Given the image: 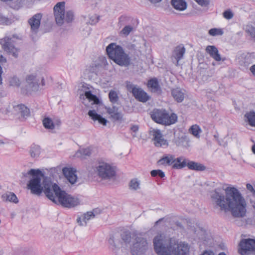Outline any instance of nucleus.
<instances>
[{
	"label": "nucleus",
	"instance_id": "obj_61",
	"mask_svg": "<svg viewBox=\"0 0 255 255\" xmlns=\"http://www.w3.org/2000/svg\"><path fill=\"white\" fill-rule=\"evenodd\" d=\"M143 253H132V255H143Z\"/></svg>",
	"mask_w": 255,
	"mask_h": 255
},
{
	"label": "nucleus",
	"instance_id": "obj_38",
	"mask_svg": "<svg viewBox=\"0 0 255 255\" xmlns=\"http://www.w3.org/2000/svg\"><path fill=\"white\" fill-rule=\"evenodd\" d=\"M148 85L150 88L156 90H157L159 88L158 81L156 78L150 79L148 82Z\"/></svg>",
	"mask_w": 255,
	"mask_h": 255
},
{
	"label": "nucleus",
	"instance_id": "obj_27",
	"mask_svg": "<svg viewBox=\"0 0 255 255\" xmlns=\"http://www.w3.org/2000/svg\"><path fill=\"white\" fill-rule=\"evenodd\" d=\"M171 94L174 100L178 103L182 102L184 99V93L179 88L173 89Z\"/></svg>",
	"mask_w": 255,
	"mask_h": 255
},
{
	"label": "nucleus",
	"instance_id": "obj_32",
	"mask_svg": "<svg viewBox=\"0 0 255 255\" xmlns=\"http://www.w3.org/2000/svg\"><path fill=\"white\" fill-rule=\"evenodd\" d=\"M109 98L112 104H116L119 100V97L118 93L115 90H111L109 93Z\"/></svg>",
	"mask_w": 255,
	"mask_h": 255
},
{
	"label": "nucleus",
	"instance_id": "obj_1",
	"mask_svg": "<svg viewBox=\"0 0 255 255\" xmlns=\"http://www.w3.org/2000/svg\"><path fill=\"white\" fill-rule=\"evenodd\" d=\"M226 196L220 188L211 192V197L216 206L225 212L230 211L234 217H243L246 213V202L240 192L235 187H227Z\"/></svg>",
	"mask_w": 255,
	"mask_h": 255
},
{
	"label": "nucleus",
	"instance_id": "obj_62",
	"mask_svg": "<svg viewBox=\"0 0 255 255\" xmlns=\"http://www.w3.org/2000/svg\"><path fill=\"white\" fill-rule=\"evenodd\" d=\"M252 151L255 154V144L252 146Z\"/></svg>",
	"mask_w": 255,
	"mask_h": 255
},
{
	"label": "nucleus",
	"instance_id": "obj_53",
	"mask_svg": "<svg viewBox=\"0 0 255 255\" xmlns=\"http://www.w3.org/2000/svg\"><path fill=\"white\" fill-rule=\"evenodd\" d=\"M200 255H215V254L212 251H205Z\"/></svg>",
	"mask_w": 255,
	"mask_h": 255
},
{
	"label": "nucleus",
	"instance_id": "obj_41",
	"mask_svg": "<svg viewBox=\"0 0 255 255\" xmlns=\"http://www.w3.org/2000/svg\"><path fill=\"white\" fill-rule=\"evenodd\" d=\"M209 34L212 36L221 35L223 34V32L221 29L215 28L210 29Z\"/></svg>",
	"mask_w": 255,
	"mask_h": 255
},
{
	"label": "nucleus",
	"instance_id": "obj_12",
	"mask_svg": "<svg viewBox=\"0 0 255 255\" xmlns=\"http://www.w3.org/2000/svg\"><path fill=\"white\" fill-rule=\"evenodd\" d=\"M127 87L128 90H131L133 96L139 102H146L149 100L147 93L141 88H136L132 84L128 85Z\"/></svg>",
	"mask_w": 255,
	"mask_h": 255
},
{
	"label": "nucleus",
	"instance_id": "obj_34",
	"mask_svg": "<svg viewBox=\"0 0 255 255\" xmlns=\"http://www.w3.org/2000/svg\"><path fill=\"white\" fill-rule=\"evenodd\" d=\"M131 18L127 15H122L119 18L118 26L121 27L129 22Z\"/></svg>",
	"mask_w": 255,
	"mask_h": 255
},
{
	"label": "nucleus",
	"instance_id": "obj_29",
	"mask_svg": "<svg viewBox=\"0 0 255 255\" xmlns=\"http://www.w3.org/2000/svg\"><path fill=\"white\" fill-rule=\"evenodd\" d=\"M1 198L3 201L12 202L14 203H16L18 201L16 195L10 192H7L2 195Z\"/></svg>",
	"mask_w": 255,
	"mask_h": 255
},
{
	"label": "nucleus",
	"instance_id": "obj_45",
	"mask_svg": "<svg viewBox=\"0 0 255 255\" xmlns=\"http://www.w3.org/2000/svg\"><path fill=\"white\" fill-rule=\"evenodd\" d=\"M112 119L116 121H121L123 118V114L121 112H117L115 113L114 114H112L111 116Z\"/></svg>",
	"mask_w": 255,
	"mask_h": 255
},
{
	"label": "nucleus",
	"instance_id": "obj_47",
	"mask_svg": "<svg viewBox=\"0 0 255 255\" xmlns=\"http://www.w3.org/2000/svg\"><path fill=\"white\" fill-rule=\"evenodd\" d=\"M119 109L116 106H113L112 108L107 109V112L111 116L115 113L118 112Z\"/></svg>",
	"mask_w": 255,
	"mask_h": 255
},
{
	"label": "nucleus",
	"instance_id": "obj_57",
	"mask_svg": "<svg viewBox=\"0 0 255 255\" xmlns=\"http://www.w3.org/2000/svg\"><path fill=\"white\" fill-rule=\"evenodd\" d=\"M151 3H156L160 2L162 0H148Z\"/></svg>",
	"mask_w": 255,
	"mask_h": 255
},
{
	"label": "nucleus",
	"instance_id": "obj_50",
	"mask_svg": "<svg viewBox=\"0 0 255 255\" xmlns=\"http://www.w3.org/2000/svg\"><path fill=\"white\" fill-rule=\"evenodd\" d=\"M247 189L253 193V195H255V190L254 189L253 186L251 184H247L246 185Z\"/></svg>",
	"mask_w": 255,
	"mask_h": 255
},
{
	"label": "nucleus",
	"instance_id": "obj_64",
	"mask_svg": "<svg viewBox=\"0 0 255 255\" xmlns=\"http://www.w3.org/2000/svg\"><path fill=\"white\" fill-rule=\"evenodd\" d=\"M13 80H16V78H14Z\"/></svg>",
	"mask_w": 255,
	"mask_h": 255
},
{
	"label": "nucleus",
	"instance_id": "obj_28",
	"mask_svg": "<svg viewBox=\"0 0 255 255\" xmlns=\"http://www.w3.org/2000/svg\"><path fill=\"white\" fill-rule=\"evenodd\" d=\"M244 29L249 36L255 39V22L247 24L245 25Z\"/></svg>",
	"mask_w": 255,
	"mask_h": 255
},
{
	"label": "nucleus",
	"instance_id": "obj_7",
	"mask_svg": "<svg viewBox=\"0 0 255 255\" xmlns=\"http://www.w3.org/2000/svg\"><path fill=\"white\" fill-rule=\"evenodd\" d=\"M55 21L59 25H62L64 22H71L74 17L73 12L71 10L65 12V2H59L54 7Z\"/></svg>",
	"mask_w": 255,
	"mask_h": 255
},
{
	"label": "nucleus",
	"instance_id": "obj_49",
	"mask_svg": "<svg viewBox=\"0 0 255 255\" xmlns=\"http://www.w3.org/2000/svg\"><path fill=\"white\" fill-rule=\"evenodd\" d=\"M0 22L7 24L9 22V19L3 15H0Z\"/></svg>",
	"mask_w": 255,
	"mask_h": 255
},
{
	"label": "nucleus",
	"instance_id": "obj_4",
	"mask_svg": "<svg viewBox=\"0 0 255 255\" xmlns=\"http://www.w3.org/2000/svg\"><path fill=\"white\" fill-rule=\"evenodd\" d=\"M109 57L121 66L127 67L130 65V58L125 52L123 47L116 43H111L106 48Z\"/></svg>",
	"mask_w": 255,
	"mask_h": 255
},
{
	"label": "nucleus",
	"instance_id": "obj_3",
	"mask_svg": "<svg viewBox=\"0 0 255 255\" xmlns=\"http://www.w3.org/2000/svg\"><path fill=\"white\" fill-rule=\"evenodd\" d=\"M153 246L158 255H189L188 244L178 242L173 238L163 240L161 236H157L154 238Z\"/></svg>",
	"mask_w": 255,
	"mask_h": 255
},
{
	"label": "nucleus",
	"instance_id": "obj_37",
	"mask_svg": "<svg viewBox=\"0 0 255 255\" xmlns=\"http://www.w3.org/2000/svg\"><path fill=\"white\" fill-rule=\"evenodd\" d=\"M133 29V26L128 25H126L120 31V34L125 36H127L129 34L131 31Z\"/></svg>",
	"mask_w": 255,
	"mask_h": 255
},
{
	"label": "nucleus",
	"instance_id": "obj_44",
	"mask_svg": "<svg viewBox=\"0 0 255 255\" xmlns=\"http://www.w3.org/2000/svg\"><path fill=\"white\" fill-rule=\"evenodd\" d=\"M99 19H100V16L95 14V15H92L90 17V20H89V22L92 25L95 24L99 21Z\"/></svg>",
	"mask_w": 255,
	"mask_h": 255
},
{
	"label": "nucleus",
	"instance_id": "obj_22",
	"mask_svg": "<svg viewBox=\"0 0 255 255\" xmlns=\"http://www.w3.org/2000/svg\"><path fill=\"white\" fill-rule=\"evenodd\" d=\"M170 2L173 7L178 11H183L187 7L185 0H171Z\"/></svg>",
	"mask_w": 255,
	"mask_h": 255
},
{
	"label": "nucleus",
	"instance_id": "obj_21",
	"mask_svg": "<svg viewBox=\"0 0 255 255\" xmlns=\"http://www.w3.org/2000/svg\"><path fill=\"white\" fill-rule=\"evenodd\" d=\"M175 162V156L172 154H166L164 155L158 161V163L163 165H173Z\"/></svg>",
	"mask_w": 255,
	"mask_h": 255
},
{
	"label": "nucleus",
	"instance_id": "obj_46",
	"mask_svg": "<svg viewBox=\"0 0 255 255\" xmlns=\"http://www.w3.org/2000/svg\"><path fill=\"white\" fill-rule=\"evenodd\" d=\"M202 6H207L209 4V0H194Z\"/></svg>",
	"mask_w": 255,
	"mask_h": 255
},
{
	"label": "nucleus",
	"instance_id": "obj_5",
	"mask_svg": "<svg viewBox=\"0 0 255 255\" xmlns=\"http://www.w3.org/2000/svg\"><path fill=\"white\" fill-rule=\"evenodd\" d=\"M53 194L57 204L59 203L63 207L71 208L80 204V199L75 196L68 194L55 183L52 186Z\"/></svg>",
	"mask_w": 255,
	"mask_h": 255
},
{
	"label": "nucleus",
	"instance_id": "obj_63",
	"mask_svg": "<svg viewBox=\"0 0 255 255\" xmlns=\"http://www.w3.org/2000/svg\"><path fill=\"white\" fill-rule=\"evenodd\" d=\"M219 255H226V254L224 252L220 253Z\"/></svg>",
	"mask_w": 255,
	"mask_h": 255
},
{
	"label": "nucleus",
	"instance_id": "obj_13",
	"mask_svg": "<svg viewBox=\"0 0 255 255\" xmlns=\"http://www.w3.org/2000/svg\"><path fill=\"white\" fill-rule=\"evenodd\" d=\"M148 243L145 239L141 237H137L135 242L131 248V253H143L147 249Z\"/></svg>",
	"mask_w": 255,
	"mask_h": 255
},
{
	"label": "nucleus",
	"instance_id": "obj_42",
	"mask_svg": "<svg viewBox=\"0 0 255 255\" xmlns=\"http://www.w3.org/2000/svg\"><path fill=\"white\" fill-rule=\"evenodd\" d=\"M223 15L225 18L228 20L232 19L234 16V14L230 9L225 10Z\"/></svg>",
	"mask_w": 255,
	"mask_h": 255
},
{
	"label": "nucleus",
	"instance_id": "obj_25",
	"mask_svg": "<svg viewBox=\"0 0 255 255\" xmlns=\"http://www.w3.org/2000/svg\"><path fill=\"white\" fill-rule=\"evenodd\" d=\"M186 166H187L190 170L198 171H204L206 168V166L203 164L193 161H190L189 159H188Z\"/></svg>",
	"mask_w": 255,
	"mask_h": 255
},
{
	"label": "nucleus",
	"instance_id": "obj_31",
	"mask_svg": "<svg viewBox=\"0 0 255 255\" xmlns=\"http://www.w3.org/2000/svg\"><path fill=\"white\" fill-rule=\"evenodd\" d=\"M245 117L246 118L245 120L249 123V124L252 126L255 127V112L254 111H251L250 112L247 113Z\"/></svg>",
	"mask_w": 255,
	"mask_h": 255
},
{
	"label": "nucleus",
	"instance_id": "obj_60",
	"mask_svg": "<svg viewBox=\"0 0 255 255\" xmlns=\"http://www.w3.org/2000/svg\"><path fill=\"white\" fill-rule=\"evenodd\" d=\"M41 83L42 86L45 85L44 79L43 78L41 79Z\"/></svg>",
	"mask_w": 255,
	"mask_h": 255
},
{
	"label": "nucleus",
	"instance_id": "obj_11",
	"mask_svg": "<svg viewBox=\"0 0 255 255\" xmlns=\"http://www.w3.org/2000/svg\"><path fill=\"white\" fill-rule=\"evenodd\" d=\"M13 112L21 120H25L30 116V112L24 104H20L13 106Z\"/></svg>",
	"mask_w": 255,
	"mask_h": 255
},
{
	"label": "nucleus",
	"instance_id": "obj_43",
	"mask_svg": "<svg viewBox=\"0 0 255 255\" xmlns=\"http://www.w3.org/2000/svg\"><path fill=\"white\" fill-rule=\"evenodd\" d=\"M6 63V59L2 55L0 56V84L2 83L1 73L2 68L1 66Z\"/></svg>",
	"mask_w": 255,
	"mask_h": 255
},
{
	"label": "nucleus",
	"instance_id": "obj_10",
	"mask_svg": "<svg viewBox=\"0 0 255 255\" xmlns=\"http://www.w3.org/2000/svg\"><path fill=\"white\" fill-rule=\"evenodd\" d=\"M0 44L5 51L12 54L14 57L18 56L17 49L14 46L13 40L11 38L5 37L0 39Z\"/></svg>",
	"mask_w": 255,
	"mask_h": 255
},
{
	"label": "nucleus",
	"instance_id": "obj_35",
	"mask_svg": "<svg viewBox=\"0 0 255 255\" xmlns=\"http://www.w3.org/2000/svg\"><path fill=\"white\" fill-rule=\"evenodd\" d=\"M189 131L196 137H200L199 133L201 132L200 127L196 125H193L189 129Z\"/></svg>",
	"mask_w": 255,
	"mask_h": 255
},
{
	"label": "nucleus",
	"instance_id": "obj_40",
	"mask_svg": "<svg viewBox=\"0 0 255 255\" xmlns=\"http://www.w3.org/2000/svg\"><path fill=\"white\" fill-rule=\"evenodd\" d=\"M150 174L152 177L159 176L162 178L165 177L164 173L160 169L153 170L150 172Z\"/></svg>",
	"mask_w": 255,
	"mask_h": 255
},
{
	"label": "nucleus",
	"instance_id": "obj_51",
	"mask_svg": "<svg viewBox=\"0 0 255 255\" xmlns=\"http://www.w3.org/2000/svg\"><path fill=\"white\" fill-rule=\"evenodd\" d=\"M251 59V55H249L246 56L245 59V63L246 66H248L250 64V60Z\"/></svg>",
	"mask_w": 255,
	"mask_h": 255
},
{
	"label": "nucleus",
	"instance_id": "obj_23",
	"mask_svg": "<svg viewBox=\"0 0 255 255\" xmlns=\"http://www.w3.org/2000/svg\"><path fill=\"white\" fill-rule=\"evenodd\" d=\"M88 115L94 121H98L99 123L106 126L107 123V120L103 118L101 115L97 114L95 110H90L88 113Z\"/></svg>",
	"mask_w": 255,
	"mask_h": 255
},
{
	"label": "nucleus",
	"instance_id": "obj_18",
	"mask_svg": "<svg viewBox=\"0 0 255 255\" xmlns=\"http://www.w3.org/2000/svg\"><path fill=\"white\" fill-rule=\"evenodd\" d=\"M26 87L27 89L31 91H37L39 88V85L38 84L39 79L34 75H29L27 77L26 79Z\"/></svg>",
	"mask_w": 255,
	"mask_h": 255
},
{
	"label": "nucleus",
	"instance_id": "obj_17",
	"mask_svg": "<svg viewBox=\"0 0 255 255\" xmlns=\"http://www.w3.org/2000/svg\"><path fill=\"white\" fill-rule=\"evenodd\" d=\"M98 209H95L92 212H87L83 214L81 216L78 217L77 222L80 226H85L87 225V222L91 219L94 218L97 214H98Z\"/></svg>",
	"mask_w": 255,
	"mask_h": 255
},
{
	"label": "nucleus",
	"instance_id": "obj_6",
	"mask_svg": "<svg viewBox=\"0 0 255 255\" xmlns=\"http://www.w3.org/2000/svg\"><path fill=\"white\" fill-rule=\"evenodd\" d=\"M152 120L155 123L165 126H169L177 122V116L175 114L169 115L163 109H154L151 114Z\"/></svg>",
	"mask_w": 255,
	"mask_h": 255
},
{
	"label": "nucleus",
	"instance_id": "obj_55",
	"mask_svg": "<svg viewBox=\"0 0 255 255\" xmlns=\"http://www.w3.org/2000/svg\"><path fill=\"white\" fill-rule=\"evenodd\" d=\"M218 143L220 145H222L224 147L227 145V141L224 142L223 141H221L220 139L218 140Z\"/></svg>",
	"mask_w": 255,
	"mask_h": 255
},
{
	"label": "nucleus",
	"instance_id": "obj_56",
	"mask_svg": "<svg viewBox=\"0 0 255 255\" xmlns=\"http://www.w3.org/2000/svg\"><path fill=\"white\" fill-rule=\"evenodd\" d=\"M250 70L251 71L252 73L254 75H255V64L251 66V67L250 68Z\"/></svg>",
	"mask_w": 255,
	"mask_h": 255
},
{
	"label": "nucleus",
	"instance_id": "obj_52",
	"mask_svg": "<svg viewBox=\"0 0 255 255\" xmlns=\"http://www.w3.org/2000/svg\"><path fill=\"white\" fill-rule=\"evenodd\" d=\"M109 243L110 245H112L114 247L116 248V245L115 243L114 239V236H111L109 240Z\"/></svg>",
	"mask_w": 255,
	"mask_h": 255
},
{
	"label": "nucleus",
	"instance_id": "obj_19",
	"mask_svg": "<svg viewBox=\"0 0 255 255\" xmlns=\"http://www.w3.org/2000/svg\"><path fill=\"white\" fill-rule=\"evenodd\" d=\"M42 15L40 13H37L34 15L28 20V23L31 26V30L36 32L39 27Z\"/></svg>",
	"mask_w": 255,
	"mask_h": 255
},
{
	"label": "nucleus",
	"instance_id": "obj_20",
	"mask_svg": "<svg viewBox=\"0 0 255 255\" xmlns=\"http://www.w3.org/2000/svg\"><path fill=\"white\" fill-rule=\"evenodd\" d=\"M63 173L66 179L72 184H74L77 180L75 171L73 168L65 167L62 170Z\"/></svg>",
	"mask_w": 255,
	"mask_h": 255
},
{
	"label": "nucleus",
	"instance_id": "obj_16",
	"mask_svg": "<svg viewBox=\"0 0 255 255\" xmlns=\"http://www.w3.org/2000/svg\"><path fill=\"white\" fill-rule=\"evenodd\" d=\"M149 133L153 137V140L156 146L161 147L167 145V141L163 138L160 130L152 129L150 130Z\"/></svg>",
	"mask_w": 255,
	"mask_h": 255
},
{
	"label": "nucleus",
	"instance_id": "obj_8",
	"mask_svg": "<svg viewBox=\"0 0 255 255\" xmlns=\"http://www.w3.org/2000/svg\"><path fill=\"white\" fill-rule=\"evenodd\" d=\"M98 175L103 180H110L116 175V171L113 167L105 162H100L96 167Z\"/></svg>",
	"mask_w": 255,
	"mask_h": 255
},
{
	"label": "nucleus",
	"instance_id": "obj_2",
	"mask_svg": "<svg viewBox=\"0 0 255 255\" xmlns=\"http://www.w3.org/2000/svg\"><path fill=\"white\" fill-rule=\"evenodd\" d=\"M22 174L25 177L28 175L32 176L27 184V188L30 190L31 194L40 196L43 192L49 200L53 203L56 202L52 189L53 184L50 178L44 176L39 169H31L27 172Z\"/></svg>",
	"mask_w": 255,
	"mask_h": 255
},
{
	"label": "nucleus",
	"instance_id": "obj_54",
	"mask_svg": "<svg viewBox=\"0 0 255 255\" xmlns=\"http://www.w3.org/2000/svg\"><path fill=\"white\" fill-rule=\"evenodd\" d=\"M139 127L137 125H133L131 128L130 129L134 132H136L138 130Z\"/></svg>",
	"mask_w": 255,
	"mask_h": 255
},
{
	"label": "nucleus",
	"instance_id": "obj_39",
	"mask_svg": "<svg viewBox=\"0 0 255 255\" xmlns=\"http://www.w3.org/2000/svg\"><path fill=\"white\" fill-rule=\"evenodd\" d=\"M140 182L137 179H132L129 183V187L131 189L136 190L139 188Z\"/></svg>",
	"mask_w": 255,
	"mask_h": 255
},
{
	"label": "nucleus",
	"instance_id": "obj_15",
	"mask_svg": "<svg viewBox=\"0 0 255 255\" xmlns=\"http://www.w3.org/2000/svg\"><path fill=\"white\" fill-rule=\"evenodd\" d=\"M185 51L184 46L182 44L177 46L173 50L171 59L176 66L179 65V61L183 58Z\"/></svg>",
	"mask_w": 255,
	"mask_h": 255
},
{
	"label": "nucleus",
	"instance_id": "obj_33",
	"mask_svg": "<svg viewBox=\"0 0 255 255\" xmlns=\"http://www.w3.org/2000/svg\"><path fill=\"white\" fill-rule=\"evenodd\" d=\"M42 123L45 128L53 129L55 128V124L52 120L48 117L44 118Z\"/></svg>",
	"mask_w": 255,
	"mask_h": 255
},
{
	"label": "nucleus",
	"instance_id": "obj_36",
	"mask_svg": "<svg viewBox=\"0 0 255 255\" xmlns=\"http://www.w3.org/2000/svg\"><path fill=\"white\" fill-rule=\"evenodd\" d=\"M121 238L123 242L128 244L131 241V233L129 231H126L121 234Z\"/></svg>",
	"mask_w": 255,
	"mask_h": 255
},
{
	"label": "nucleus",
	"instance_id": "obj_14",
	"mask_svg": "<svg viewBox=\"0 0 255 255\" xmlns=\"http://www.w3.org/2000/svg\"><path fill=\"white\" fill-rule=\"evenodd\" d=\"M85 89L84 94H81L80 95V99L83 100L82 103L86 105L85 101L87 99L89 102H92V104H98L100 103L99 98L94 94H93L91 91L89 90V87L83 86Z\"/></svg>",
	"mask_w": 255,
	"mask_h": 255
},
{
	"label": "nucleus",
	"instance_id": "obj_59",
	"mask_svg": "<svg viewBox=\"0 0 255 255\" xmlns=\"http://www.w3.org/2000/svg\"><path fill=\"white\" fill-rule=\"evenodd\" d=\"M103 62H104V65H106V64H108L107 62V59L105 57H103Z\"/></svg>",
	"mask_w": 255,
	"mask_h": 255
},
{
	"label": "nucleus",
	"instance_id": "obj_48",
	"mask_svg": "<svg viewBox=\"0 0 255 255\" xmlns=\"http://www.w3.org/2000/svg\"><path fill=\"white\" fill-rule=\"evenodd\" d=\"M80 152L82 153L83 155L89 156L91 154V150L89 147L83 148L80 151Z\"/></svg>",
	"mask_w": 255,
	"mask_h": 255
},
{
	"label": "nucleus",
	"instance_id": "obj_9",
	"mask_svg": "<svg viewBox=\"0 0 255 255\" xmlns=\"http://www.w3.org/2000/svg\"><path fill=\"white\" fill-rule=\"evenodd\" d=\"M255 251V240L254 239H243L239 244V253L241 255H247Z\"/></svg>",
	"mask_w": 255,
	"mask_h": 255
},
{
	"label": "nucleus",
	"instance_id": "obj_26",
	"mask_svg": "<svg viewBox=\"0 0 255 255\" xmlns=\"http://www.w3.org/2000/svg\"><path fill=\"white\" fill-rule=\"evenodd\" d=\"M187 161L188 159H186L183 156L178 157L177 158H175V162L172 165V168L174 169H182L186 166Z\"/></svg>",
	"mask_w": 255,
	"mask_h": 255
},
{
	"label": "nucleus",
	"instance_id": "obj_24",
	"mask_svg": "<svg viewBox=\"0 0 255 255\" xmlns=\"http://www.w3.org/2000/svg\"><path fill=\"white\" fill-rule=\"evenodd\" d=\"M206 51L216 61L221 60V57L219 53L218 50L215 46H208L206 48Z\"/></svg>",
	"mask_w": 255,
	"mask_h": 255
},
{
	"label": "nucleus",
	"instance_id": "obj_58",
	"mask_svg": "<svg viewBox=\"0 0 255 255\" xmlns=\"http://www.w3.org/2000/svg\"><path fill=\"white\" fill-rule=\"evenodd\" d=\"M6 142L2 139H0V146L5 144Z\"/></svg>",
	"mask_w": 255,
	"mask_h": 255
},
{
	"label": "nucleus",
	"instance_id": "obj_30",
	"mask_svg": "<svg viewBox=\"0 0 255 255\" xmlns=\"http://www.w3.org/2000/svg\"><path fill=\"white\" fill-rule=\"evenodd\" d=\"M41 153V148L39 145L33 144L31 146L29 153L32 158H37Z\"/></svg>",
	"mask_w": 255,
	"mask_h": 255
}]
</instances>
